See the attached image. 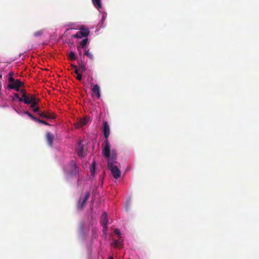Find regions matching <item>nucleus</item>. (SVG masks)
Wrapping results in <instances>:
<instances>
[{"label":"nucleus","instance_id":"2","mask_svg":"<svg viewBox=\"0 0 259 259\" xmlns=\"http://www.w3.org/2000/svg\"><path fill=\"white\" fill-rule=\"evenodd\" d=\"M90 196V192H86L84 194L81 195L78 200L77 207L78 210H81L87 204V201L88 200Z\"/></svg>","mask_w":259,"mask_h":259},{"label":"nucleus","instance_id":"7","mask_svg":"<svg viewBox=\"0 0 259 259\" xmlns=\"http://www.w3.org/2000/svg\"><path fill=\"white\" fill-rule=\"evenodd\" d=\"M38 114L41 117L47 119H54L56 118L55 114L49 111H40L38 113Z\"/></svg>","mask_w":259,"mask_h":259},{"label":"nucleus","instance_id":"23","mask_svg":"<svg viewBox=\"0 0 259 259\" xmlns=\"http://www.w3.org/2000/svg\"><path fill=\"white\" fill-rule=\"evenodd\" d=\"M43 33V30H39L36 32H35L34 33V35L35 36H41Z\"/></svg>","mask_w":259,"mask_h":259},{"label":"nucleus","instance_id":"5","mask_svg":"<svg viewBox=\"0 0 259 259\" xmlns=\"http://www.w3.org/2000/svg\"><path fill=\"white\" fill-rule=\"evenodd\" d=\"M90 34V30L88 28H81L80 30L75 34L72 35L76 38H81L82 37H87Z\"/></svg>","mask_w":259,"mask_h":259},{"label":"nucleus","instance_id":"18","mask_svg":"<svg viewBox=\"0 0 259 259\" xmlns=\"http://www.w3.org/2000/svg\"><path fill=\"white\" fill-rule=\"evenodd\" d=\"M69 57L71 61L75 60L76 59V55L73 52H70L69 55Z\"/></svg>","mask_w":259,"mask_h":259},{"label":"nucleus","instance_id":"6","mask_svg":"<svg viewBox=\"0 0 259 259\" xmlns=\"http://www.w3.org/2000/svg\"><path fill=\"white\" fill-rule=\"evenodd\" d=\"M108 224V215L106 212H104L102 214L101 224L103 228V233L104 234L107 233V225Z\"/></svg>","mask_w":259,"mask_h":259},{"label":"nucleus","instance_id":"30","mask_svg":"<svg viewBox=\"0 0 259 259\" xmlns=\"http://www.w3.org/2000/svg\"><path fill=\"white\" fill-rule=\"evenodd\" d=\"M20 92L22 93V96L24 94L25 95H27L26 93L25 92V91L23 90H22Z\"/></svg>","mask_w":259,"mask_h":259},{"label":"nucleus","instance_id":"15","mask_svg":"<svg viewBox=\"0 0 259 259\" xmlns=\"http://www.w3.org/2000/svg\"><path fill=\"white\" fill-rule=\"evenodd\" d=\"M88 38H84L80 42V46L82 49H85V45L88 44Z\"/></svg>","mask_w":259,"mask_h":259},{"label":"nucleus","instance_id":"29","mask_svg":"<svg viewBox=\"0 0 259 259\" xmlns=\"http://www.w3.org/2000/svg\"><path fill=\"white\" fill-rule=\"evenodd\" d=\"M114 232H115V233L116 234H117V235H120V232H119V230H118V229H116L115 230Z\"/></svg>","mask_w":259,"mask_h":259},{"label":"nucleus","instance_id":"34","mask_svg":"<svg viewBox=\"0 0 259 259\" xmlns=\"http://www.w3.org/2000/svg\"><path fill=\"white\" fill-rule=\"evenodd\" d=\"M108 259H113V258L112 256L109 257Z\"/></svg>","mask_w":259,"mask_h":259},{"label":"nucleus","instance_id":"17","mask_svg":"<svg viewBox=\"0 0 259 259\" xmlns=\"http://www.w3.org/2000/svg\"><path fill=\"white\" fill-rule=\"evenodd\" d=\"M84 55L87 56L91 59H93L94 58V55L91 52H90V50L86 51L84 53Z\"/></svg>","mask_w":259,"mask_h":259},{"label":"nucleus","instance_id":"24","mask_svg":"<svg viewBox=\"0 0 259 259\" xmlns=\"http://www.w3.org/2000/svg\"><path fill=\"white\" fill-rule=\"evenodd\" d=\"M95 167H96V163L95 161H93L92 165V169H91V172L92 175H94L95 171Z\"/></svg>","mask_w":259,"mask_h":259},{"label":"nucleus","instance_id":"1","mask_svg":"<svg viewBox=\"0 0 259 259\" xmlns=\"http://www.w3.org/2000/svg\"><path fill=\"white\" fill-rule=\"evenodd\" d=\"M102 154L105 158L108 159V167L116 166L117 163V154L116 150H110L109 142L106 141V146L103 147Z\"/></svg>","mask_w":259,"mask_h":259},{"label":"nucleus","instance_id":"9","mask_svg":"<svg viewBox=\"0 0 259 259\" xmlns=\"http://www.w3.org/2000/svg\"><path fill=\"white\" fill-rule=\"evenodd\" d=\"M22 84V82L20 80L17 79L14 82L10 83L8 85V88L10 89H15L17 92H19V88L21 87Z\"/></svg>","mask_w":259,"mask_h":259},{"label":"nucleus","instance_id":"35","mask_svg":"<svg viewBox=\"0 0 259 259\" xmlns=\"http://www.w3.org/2000/svg\"><path fill=\"white\" fill-rule=\"evenodd\" d=\"M128 259H130V258H128Z\"/></svg>","mask_w":259,"mask_h":259},{"label":"nucleus","instance_id":"13","mask_svg":"<svg viewBox=\"0 0 259 259\" xmlns=\"http://www.w3.org/2000/svg\"><path fill=\"white\" fill-rule=\"evenodd\" d=\"M78 155L80 157L84 156V151H83V147L82 143V141H79L78 142V149L77 150Z\"/></svg>","mask_w":259,"mask_h":259},{"label":"nucleus","instance_id":"14","mask_svg":"<svg viewBox=\"0 0 259 259\" xmlns=\"http://www.w3.org/2000/svg\"><path fill=\"white\" fill-rule=\"evenodd\" d=\"M93 4L94 6L97 8V9H99L101 8L102 5L101 0H92Z\"/></svg>","mask_w":259,"mask_h":259},{"label":"nucleus","instance_id":"22","mask_svg":"<svg viewBox=\"0 0 259 259\" xmlns=\"http://www.w3.org/2000/svg\"><path fill=\"white\" fill-rule=\"evenodd\" d=\"M30 104H31L30 108L31 109H33L34 108H35L37 105V103L36 101V99L34 101H33V102L31 103Z\"/></svg>","mask_w":259,"mask_h":259},{"label":"nucleus","instance_id":"20","mask_svg":"<svg viewBox=\"0 0 259 259\" xmlns=\"http://www.w3.org/2000/svg\"><path fill=\"white\" fill-rule=\"evenodd\" d=\"M9 75H10V77H9V78H8V81H9L10 83H12L16 81V80L13 77L11 73H9Z\"/></svg>","mask_w":259,"mask_h":259},{"label":"nucleus","instance_id":"12","mask_svg":"<svg viewBox=\"0 0 259 259\" xmlns=\"http://www.w3.org/2000/svg\"><path fill=\"white\" fill-rule=\"evenodd\" d=\"M92 91L94 94H95L96 95L97 98L98 99H99L100 98V90L98 84L94 85Z\"/></svg>","mask_w":259,"mask_h":259},{"label":"nucleus","instance_id":"28","mask_svg":"<svg viewBox=\"0 0 259 259\" xmlns=\"http://www.w3.org/2000/svg\"><path fill=\"white\" fill-rule=\"evenodd\" d=\"M15 98H17L18 99H19V98H20L18 93L14 94V98H13V100H14L15 99Z\"/></svg>","mask_w":259,"mask_h":259},{"label":"nucleus","instance_id":"26","mask_svg":"<svg viewBox=\"0 0 259 259\" xmlns=\"http://www.w3.org/2000/svg\"><path fill=\"white\" fill-rule=\"evenodd\" d=\"M76 78L78 80H81L82 79V75L81 74H77Z\"/></svg>","mask_w":259,"mask_h":259},{"label":"nucleus","instance_id":"19","mask_svg":"<svg viewBox=\"0 0 259 259\" xmlns=\"http://www.w3.org/2000/svg\"><path fill=\"white\" fill-rule=\"evenodd\" d=\"M24 113L26 115H28L33 120L35 121V120H36V117L34 116L29 111H24Z\"/></svg>","mask_w":259,"mask_h":259},{"label":"nucleus","instance_id":"27","mask_svg":"<svg viewBox=\"0 0 259 259\" xmlns=\"http://www.w3.org/2000/svg\"><path fill=\"white\" fill-rule=\"evenodd\" d=\"M33 112H40L39 111V108L38 107H36L35 108H34L33 109Z\"/></svg>","mask_w":259,"mask_h":259},{"label":"nucleus","instance_id":"33","mask_svg":"<svg viewBox=\"0 0 259 259\" xmlns=\"http://www.w3.org/2000/svg\"><path fill=\"white\" fill-rule=\"evenodd\" d=\"M2 82L0 81V95L2 94L1 90H2Z\"/></svg>","mask_w":259,"mask_h":259},{"label":"nucleus","instance_id":"10","mask_svg":"<svg viewBox=\"0 0 259 259\" xmlns=\"http://www.w3.org/2000/svg\"><path fill=\"white\" fill-rule=\"evenodd\" d=\"M89 121V118L84 117L80 118L78 122L75 124L76 128H78L87 125Z\"/></svg>","mask_w":259,"mask_h":259},{"label":"nucleus","instance_id":"11","mask_svg":"<svg viewBox=\"0 0 259 259\" xmlns=\"http://www.w3.org/2000/svg\"><path fill=\"white\" fill-rule=\"evenodd\" d=\"M54 140V136L53 134H52L50 132H48L47 133V141H48V144L52 147L53 145V141Z\"/></svg>","mask_w":259,"mask_h":259},{"label":"nucleus","instance_id":"16","mask_svg":"<svg viewBox=\"0 0 259 259\" xmlns=\"http://www.w3.org/2000/svg\"><path fill=\"white\" fill-rule=\"evenodd\" d=\"M78 66L80 69V71L81 72H83L85 71V66L83 62L82 61L78 62Z\"/></svg>","mask_w":259,"mask_h":259},{"label":"nucleus","instance_id":"4","mask_svg":"<svg viewBox=\"0 0 259 259\" xmlns=\"http://www.w3.org/2000/svg\"><path fill=\"white\" fill-rule=\"evenodd\" d=\"M36 98L34 95H25L24 94L22 95V97L19 98V101L20 102H23L26 104H30Z\"/></svg>","mask_w":259,"mask_h":259},{"label":"nucleus","instance_id":"25","mask_svg":"<svg viewBox=\"0 0 259 259\" xmlns=\"http://www.w3.org/2000/svg\"><path fill=\"white\" fill-rule=\"evenodd\" d=\"M71 164L72 166H73L75 169V171L74 172V174H76V172H77V167L76 166V164L75 163H74V161H72L71 162Z\"/></svg>","mask_w":259,"mask_h":259},{"label":"nucleus","instance_id":"8","mask_svg":"<svg viewBox=\"0 0 259 259\" xmlns=\"http://www.w3.org/2000/svg\"><path fill=\"white\" fill-rule=\"evenodd\" d=\"M108 168L111 171L113 177L115 179H117L120 177L121 171L117 165L108 167Z\"/></svg>","mask_w":259,"mask_h":259},{"label":"nucleus","instance_id":"3","mask_svg":"<svg viewBox=\"0 0 259 259\" xmlns=\"http://www.w3.org/2000/svg\"><path fill=\"white\" fill-rule=\"evenodd\" d=\"M103 132L104 138H105V140H104L103 144L102 145V147L106 146V142L109 141L108 138L110 135V127L108 124V123L106 121H104L103 122Z\"/></svg>","mask_w":259,"mask_h":259},{"label":"nucleus","instance_id":"21","mask_svg":"<svg viewBox=\"0 0 259 259\" xmlns=\"http://www.w3.org/2000/svg\"><path fill=\"white\" fill-rule=\"evenodd\" d=\"M35 121L39 122L40 123L45 124V125H49L48 123H47L45 121L43 120L39 119L37 118H36V120H35Z\"/></svg>","mask_w":259,"mask_h":259},{"label":"nucleus","instance_id":"31","mask_svg":"<svg viewBox=\"0 0 259 259\" xmlns=\"http://www.w3.org/2000/svg\"><path fill=\"white\" fill-rule=\"evenodd\" d=\"M74 72L75 74H78V70L77 69V68H76V69H74Z\"/></svg>","mask_w":259,"mask_h":259},{"label":"nucleus","instance_id":"32","mask_svg":"<svg viewBox=\"0 0 259 259\" xmlns=\"http://www.w3.org/2000/svg\"><path fill=\"white\" fill-rule=\"evenodd\" d=\"M71 66L72 68H73L74 69L77 68V66L75 65H71Z\"/></svg>","mask_w":259,"mask_h":259}]
</instances>
